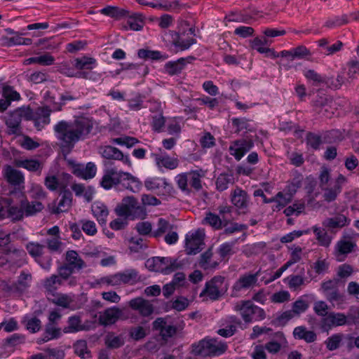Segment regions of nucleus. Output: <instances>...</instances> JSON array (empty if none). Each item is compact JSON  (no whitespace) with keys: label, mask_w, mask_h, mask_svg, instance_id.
Returning <instances> with one entry per match:
<instances>
[{"label":"nucleus","mask_w":359,"mask_h":359,"mask_svg":"<svg viewBox=\"0 0 359 359\" xmlns=\"http://www.w3.org/2000/svg\"><path fill=\"white\" fill-rule=\"evenodd\" d=\"M304 177L298 171L295 170L292 174V179L287 185V191L292 196L296 193L297 189L302 187Z\"/></svg>","instance_id":"obj_43"},{"label":"nucleus","mask_w":359,"mask_h":359,"mask_svg":"<svg viewBox=\"0 0 359 359\" xmlns=\"http://www.w3.org/2000/svg\"><path fill=\"white\" fill-rule=\"evenodd\" d=\"M237 242L238 239H235L233 241L221 244L217 250L220 257L224 259L227 256L233 255L234 253L233 248L237 243Z\"/></svg>","instance_id":"obj_52"},{"label":"nucleus","mask_w":359,"mask_h":359,"mask_svg":"<svg viewBox=\"0 0 359 359\" xmlns=\"http://www.w3.org/2000/svg\"><path fill=\"white\" fill-rule=\"evenodd\" d=\"M344 83V79L342 76L338 74L336 78L325 76L323 83L328 88L337 90L341 88Z\"/></svg>","instance_id":"obj_59"},{"label":"nucleus","mask_w":359,"mask_h":359,"mask_svg":"<svg viewBox=\"0 0 359 359\" xmlns=\"http://www.w3.org/2000/svg\"><path fill=\"white\" fill-rule=\"evenodd\" d=\"M129 306L134 310L138 311L143 316H149L154 312L153 305L142 297H137L129 302Z\"/></svg>","instance_id":"obj_19"},{"label":"nucleus","mask_w":359,"mask_h":359,"mask_svg":"<svg viewBox=\"0 0 359 359\" xmlns=\"http://www.w3.org/2000/svg\"><path fill=\"white\" fill-rule=\"evenodd\" d=\"M22 323L31 333L38 332L41 328V321L36 317L25 316Z\"/></svg>","instance_id":"obj_42"},{"label":"nucleus","mask_w":359,"mask_h":359,"mask_svg":"<svg viewBox=\"0 0 359 359\" xmlns=\"http://www.w3.org/2000/svg\"><path fill=\"white\" fill-rule=\"evenodd\" d=\"M100 153L107 159L119 160L123 163L131 165V162L128 155L124 156L121 150L112 146H104L100 147Z\"/></svg>","instance_id":"obj_15"},{"label":"nucleus","mask_w":359,"mask_h":359,"mask_svg":"<svg viewBox=\"0 0 359 359\" xmlns=\"http://www.w3.org/2000/svg\"><path fill=\"white\" fill-rule=\"evenodd\" d=\"M62 281H61V278L58 277L57 275L53 274L50 277L46 278L43 280V287L46 290L49 292H53L57 290L56 285H62Z\"/></svg>","instance_id":"obj_51"},{"label":"nucleus","mask_w":359,"mask_h":359,"mask_svg":"<svg viewBox=\"0 0 359 359\" xmlns=\"http://www.w3.org/2000/svg\"><path fill=\"white\" fill-rule=\"evenodd\" d=\"M234 183L233 174L231 172H222L219 175L216 180V189L219 191L226 190L230 184Z\"/></svg>","instance_id":"obj_31"},{"label":"nucleus","mask_w":359,"mask_h":359,"mask_svg":"<svg viewBox=\"0 0 359 359\" xmlns=\"http://www.w3.org/2000/svg\"><path fill=\"white\" fill-rule=\"evenodd\" d=\"M100 13L116 20H120L128 16L129 14V12L127 10L111 6L102 8L100 11Z\"/></svg>","instance_id":"obj_32"},{"label":"nucleus","mask_w":359,"mask_h":359,"mask_svg":"<svg viewBox=\"0 0 359 359\" xmlns=\"http://www.w3.org/2000/svg\"><path fill=\"white\" fill-rule=\"evenodd\" d=\"M163 261H167L164 257H154L151 259H148L145 263V266L150 271L161 272L163 273Z\"/></svg>","instance_id":"obj_40"},{"label":"nucleus","mask_w":359,"mask_h":359,"mask_svg":"<svg viewBox=\"0 0 359 359\" xmlns=\"http://www.w3.org/2000/svg\"><path fill=\"white\" fill-rule=\"evenodd\" d=\"M191 346L193 354L203 357L219 356L226 352L228 347L225 341L215 338H205Z\"/></svg>","instance_id":"obj_4"},{"label":"nucleus","mask_w":359,"mask_h":359,"mask_svg":"<svg viewBox=\"0 0 359 359\" xmlns=\"http://www.w3.org/2000/svg\"><path fill=\"white\" fill-rule=\"evenodd\" d=\"M212 257V252L210 249H208L205 252L201 254L199 260V266L205 270L216 268V266L218 265L217 262L210 263Z\"/></svg>","instance_id":"obj_45"},{"label":"nucleus","mask_w":359,"mask_h":359,"mask_svg":"<svg viewBox=\"0 0 359 359\" xmlns=\"http://www.w3.org/2000/svg\"><path fill=\"white\" fill-rule=\"evenodd\" d=\"M62 332L57 325L46 324L41 337L37 339V343L41 344L50 340L57 339L62 336Z\"/></svg>","instance_id":"obj_20"},{"label":"nucleus","mask_w":359,"mask_h":359,"mask_svg":"<svg viewBox=\"0 0 359 359\" xmlns=\"http://www.w3.org/2000/svg\"><path fill=\"white\" fill-rule=\"evenodd\" d=\"M98 284H106L111 286L121 285L118 273L102 277L97 280Z\"/></svg>","instance_id":"obj_62"},{"label":"nucleus","mask_w":359,"mask_h":359,"mask_svg":"<svg viewBox=\"0 0 359 359\" xmlns=\"http://www.w3.org/2000/svg\"><path fill=\"white\" fill-rule=\"evenodd\" d=\"M144 187L148 191L159 196L170 195L175 190L171 183L165 178L149 177L144 181Z\"/></svg>","instance_id":"obj_8"},{"label":"nucleus","mask_w":359,"mask_h":359,"mask_svg":"<svg viewBox=\"0 0 359 359\" xmlns=\"http://www.w3.org/2000/svg\"><path fill=\"white\" fill-rule=\"evenodd\" d=\"M161 153H151V156L154 159L156 164L158 168H165L169 170H174L177 168L179 161L176 158H172L168 156L165 152Z\"/></svg>","instance_id":"obj_16"},{"label":"nucleus","mask_w":359,"mask_h":359,"mask_svg":"<svg viewBox=\"0 0 359 359\" xmlns=\"http://www.w3.org/2000/svg\"><path fill=\"white\" fill-rule=\"evenodd\" d=\"M65 259L67 263L65 264L72 268L75 271H79L86 266L84 261L75 250H68L66 252Z\"/></svg>","instance_id":"obj_28"},{"label":"nucleus","mask_w":359,"mask_h":359,"mask_svg":"<svg viewBox=\"0 0 359 359\" xmlns=\"http://www.w3.org/2000/svg\"><path fill=\"white\" fill-rule=\"evenodd\" d=\"M295 339L304 340L306 343L314 342L317 339L316 334L312 330H308L305 326L296 327L292 332Z\"/></svg>","instance_id":"obj_25"},{"label":"nucleus","mask_w":359,"mask_h":359,"mask_svg":"<svg viewBox=\"0 0 359 359\" xmlns=\"http://www.w3.org/2000/svg\"><path fill=\"white\" fill-rule=\"evenodd\" d=\"M89 327L81 324V317L76 315L69 317L67 326L62 330L65 333H75L79 331L88 330Z\"/></svg>","instance_id":"obj_23"},{"label":"nucleus","mask_w":359,"mask_h":359,"mask_svg":"<svg viewBox=\"0 0 359 359\" xmlns=\"http://www.w3.org/2000/svg\"><path fill=\"white\" fill-rule=\"evenodd\" d=\"M323 193V198L327 202L330 203L336 200L337 196L341 193V190L339 188L338 185H334L332 187L322 188Z\"/></svg>","instance_id":"obj_53"},{"label":"nucleus","mask_w":359,"mask_h":359,"mask_svg":"<svg viewBox=\"0 0 359 359\" xmlns=\"http://www.w3.org/2000/svg\"><path fill=\"white\" fill-rule=\"evenodd\" d=\"M125 341L122 336L108 334L105 338V345L108 348L116 349L123 346Z\"/></svg>","instance_id":"obj_46"},{"label":"nucleus","mask_w":359,"mask_h":359,"mask_svg":"<svg viewBox=\"0 0 359 359\" xmlns=\"http://www.w3.org/2000/svg\"><path fill=\"white\" fill-rule=\"evenodd\" d=\"M274 198H276V201L273 202L275 204L272 206L274 212L280 211L290 202V198H286L282 192H278Z\"/></svg>","instance_id":"obj_63"},{"label":"nucleus","mask_w":359,"mask_h":359,"mask_svg":"<svg viewBox=\"0 0 359 359\" xmlns=\"http://www.w3.org/2000/svg\"><path fill=\"white\" fill-rule=\"evenodd\" d=\"M54 57L48 53L43 54L39 57H32L25 60L26 65H30L33 63H38L42 65H51L54 62Z\"/></svg>","instance_id":"obj_48"},{"label":"nucleus","mask_w":359,"mask_h":359,"mask_svg":"<svg viewBox=\"0 0 359 359\" xmlns=\"http://www.w3.org/2000/svg\"><path fill=\"white\" fill-rule=\"evenodd\" d=\"M233 310L239 313L246 326L253 321H261L266 318L264 310L251 301L238 302L234 306Z\"/></svg>","instance_id":"obj_5"},{"label":"nucleus","mask_w":359,"mask_h":359,"mask_svg":"<svg viewBox=\"0 0 359 359\" xmlns=\"http://www.w3.org/2000/svg\"><path fill=\"white\" fill-rule=\"evenodd\" d=\"M231 202L236 208L244 212L249 206L250 196L246 191L236 187L231 192Z\"/></svg>","instance_id":"obj_14"},{"label":"nucleus","mask_w":359,"mask_h":359,"mask_svg":"<svg viewBox=\"0 0 359 359\" xmlns=\"http://www.w3.org/2000/svg\"><path fill=\"white\" fill-rule=\"evenodd\" d=\"M91 209L98 222L100 224H105L109 215L107 207L100 202H95L92 205Z\"/></svg>","instance_id":"obj_30"},{"label":"nucleus","mask_w":359,"mask_h":359,"mask_svg":"<svg viewBox=\"0 0 359 359\" xmlns=\"http://www.w3.org/2000/svg\"><path fill=\"white\" fill-rule=\"evenodd\" d=\"M157 226V229L152 233V236L155 238L162 236L166 231H171L173 228V226L163 218L158 219Z\"/></svg>","instance_id":"obj_55"},{"label":"nucleus","mask_w":359,"mask_h":359,"mask_svg":"<svg viewBox=\"0 0 359 359\" xmlns=\"http://www.w3.org/2000/svg\"><path fill=\"white\" fill-rule=\"evenodd\" d=\"M309 308V304L306 301L302 299H297L292 304L291 311L295 316H299L301 313L305 312Z\"/></svg>","instance_id":"obj_64"},{"label":"nucleus","mask_w":359,"mask_h":359,"mask_svg":"<svg viewBox=\"0 0 359 359\" xmlns=\"http://www.w3.org/2000/svg\"><path fill=\"white\" fill-rule=\"evenodd\" d=\"M7 211L8 218H11L13 221H20L23 219L24 216H25V209L20 204V206H18L11 205V203H9Z\"/></svg>","instance_id":"obj_39"},{"label":"nucleus","mask_w":359,"mask_h":359,"mask_svg":"<svg viewBox=\"0 0 359 359\" xmlns=\"http://www.w3.org/2000/svg\"><path fill=\"white\" fill-rule=\"evenodd\" d=\"M312 229L321 246L328 247L330 245L332 238L324 229L314 226Z\"/></svg>","instance_id":"obj_37"},{"label":"nucleus","mask_w":359,"mask_h":359,"mask_svg":"<svg viewBox=\"0 0 359 359\" xmlns=\"http://www.w3.org/2000/svg\"><path fill=\"white\" fill-rule=\"evenodd\" d=\"M152 325L153 329L159 331V334L164 341L172 337L177 331L175 326L168 324L166 319L163 318H157Z\"/></svg>","instance_id":"obj_13"},{"label":"nucleus","mask_w":359,"mask_h":359,"mask_svg":"<svg viewBox=\"0 0 359 359\" xmlns=\"http://www.w3.org/2000/svg\"><path fill=\"white\" fill-rule=\"evenodd\" d=\"M2 177L10 187L8 195L24 196L25 178L24 173L11 165H5L2 168Z\"/></svg>","instance_id":"obj_3"},{"label":"nucleus","mask_w":359,"mask_h":359,"mask_svg":"<svg viewBox=\"0 0 359 359\" xmlns=\"http://www.w3.org/2000/svg\"><path fill=\"white\" fill-rule=\"evenodd\" d=\"M127 25L132 30L140 31L144 25V18L140 13H134L129 16Z\"/></svg>","instance_id":"obj_36"},{"label":"nucleus","mask_w":359,"mask_h":359,"mask_svg":"<svg viewBox=\"0 0 359 359\" xmlns=\"http://www.w3.org/2000/svg\"><path fill=\"white\" fill-rule=\"evenodd\" d=\"M137 55L140 58L152 60H165L168 58L166 54H162L158 50H150L147 49H140L137 51Z\"/></svg>","instance_id":"obj_34"},{"label":"nucleus","mask_w":359,"mask_h":359,"mask_svg":"<svg viewBox=\"0 0 359 359\" xmlns=\"http://www.w3.org/2000/svg\"><path fill=\"white\" fill-rule=\"evenodd\" d=\"M167 261H163V274H169L178 269L182 267L184 264L181 261H178L177 259H172L171 257H164Z\"/></svg>","instance_id":"obj_50"},{"label":"nucleus","mask_w":359,"mask_h":359,"mask_svg":"<svg viewBox=\"0 0 359 359\" xmlns=\"http://www.w3.org/2000/svg\"><path fill=\"white\" fill-rule=\"evenodd\" d=\"M26 111L21 109H15L10 113L6 121V125L8 128L9 135H19L21 133L20 123L22 116Z\"/></svg>","instance_id":"obj_12"},{"label":"nucleus","mask_w":359,"mask_h":359,"mask_svg":"<svg viewBox=\"0 0 359 359\" xmlns=\"http://www.w3.org/2000/svg\"><path fill=\"white\" fill-rule=\"evenodd\" d=\"M60 199L57 206L52 210L53 214L67 212L72 206V194L69 189H64L60 193Z\"/></svg>","instance_id":"obj_22"},{"label":"nucleus","mask_w":359,"mask_h":359,"mask_svg":"<svg viewBox=\"0 0 359 359\" xmlns=\"http://www.w3.org/2000/svg\"><path fill=\"white\" fill-rule=\"evenodd\" d=\"M194 59V57L189 56L181 57L175 61H169L165 64L164 68L169 75H177L182 72L188 63H190Z\"/></svg>","instance_id":"obj_17"},{"label":"nucleus","mask_w":359,"mask_h":359,"mask_svg":"<svg viewBox=\"0 0 359 359\" xmlns=\"http://www.w3.org/2000/svg\"><path fill=\"white\" fill-rule=\"evenodd\" d=\"M114 211L117 216L132 220L143 219L147 215L144 205H140L133 196L123 198Z\"/></svg>","instance_id":"obj_2"},{"label":"nucleus","mask_w":359,"mask_h":359,"mask_svg":"<svg viewBox=\"0 0 359 359\" xmlns=\"http://www.w3.org/2000/svg\"><path fill=\"white\" fill-rule=\"evenodd\" d=\"M13 164L18 168H25L29 172H41L43 168L41 163L34 158L15 159Z\"/></svg>","instance_id":"obj_24"},{"label":"nucleus","mask_w":359,"mask_h":359,"mask_svg":"<svg viewBox=\"0 0 359 359\" xmlns=\"http://www.w3.org/2000/svg\"><path fill=\"white\" fill-rule=\"evenodd\" d=\"M118 274L121 284L133 285L140 280L137 271L134 269H126Z\"/></svg>","instance_id":"obj_33"},{"label":"nucleus","mask_w":359,"mask_h":359,"mask_svg":"<svg viewBox=\"0 0 359 359\" xmlns=\"http://www.w3.org/2000/svg\"><path fill=\"white\" fill-rule=\"evenodd\" d=\"M20 198V205L25 209L26 217L33 216L41 212L44 208L43 205L39 201H34L29 202L25 196Z\"/></svg>","instance_id":"obj_26"},{"label":"nucleus","mask_w":359,"mask_h":359,"mask_svg":"<svg viewBox=\"0 0 359 359\" xmlns=\"http://www.w3.org/2000/svg\"><path fill=\"white\" fill-rule=\"evenodd\" d=\"M45 245L38 242H29L26 245L28 253L34 258V260L42 256Z\"/></svg>","instance_id":"obj_44"},{"label":"nucleus","mask_w":359,"mask_h":359,"mask_svg":"<svg viewBox=\"0 0 359 359\" xmlns=\"http://www.w3.org/2000/svg\"><path fill=\"white\" fill-rule=\"evenodd\" d=\"M343 338L344 334L341 333L331 335L325 341L326 348L330 351L337 350L339 348Z\"/></svg>","instance_id":"obj_47"},{"label":"nucleus","mask_w":359,"mask_h":359,"mask_svg":"<svg viewBox=\"0 0 359 359\" xmlns=\"http://www.w3.org/2000/svg\"><path fill=\"white\" fill-rule=\"evenodd\" d=\"M350 221L344 215L338 214L334 217L325 219L323 222V225L328 229H341L348 225Z\"/></svg>","instance_id":"obj_27"},{"label":"nucleus","mask_w":359,"mask_h":359,"mask_svg":"<svg viewBox=\"0 0 359 359\" xmlns=\"http://www.w3.org/2000/svg\"><path fill=\"white\" fill-rule=\"evenodd\" d=\"M260 271L259 270L254 274H245L241 276L234 283L233 288L236 291H241L243 289H248L257 285Z\"/></svg>","instance_id":"obj_21"},{"label":"nucleus","mask_w":359,"mask_h":359,"mask_svg":"<svg viewBox=\"0 0 359 359\" xmlns=\"http://www.w3.org/2000/svg\"><path fill=\"white\" fill-rule=\"evenodd\" d=\"M93 127V118L81 116L73 121H60L54 126L53 130L62 151L69 152L77 142L89 138Z\"/></svg>","instance_id":"obj_1"},{"label":"nucleus","mask_w":359,"mask_h":359,"mask_svg":"<svg viewBox=\"0 0 359 359\" xmlns=\"http://www.w3.org/2000/svg\"><path fill=\"white\" fill-rule=\"evenodd\" d=\"M172 43L175 46L179 47L182 50H184L196 43V40L194 38H184V34L183 33L177 34L176 38L173 39Z\"/></svg>","instance_id":"obj_35"},{"label":"nucleus","mask_w":359,"mask_h":359,"mask_svg":"<svg viewBox=\"0 0 359 359\" xmlns=\"http://www.w3.org/2000/svg\"><path fill=\"white\" fill-rule=\"evenodd\" d=\"M123 173V171L118 170L116 168L107 169L100 180V186L105 190H109L114 186L122 184Z\"/></svg>","instance_id":"obj_10"},{"label":"nucleus","mask_w":359,"mask_h":359,"mask_svg":"<svg viewBox=\"0 0 359 359\" xmlns=\"http://www.w3.org/2000/svg\"><path fill=\"white\" fill-rule=\"evenodd\" d=\"M122 310L118 307L113 306L107 309L99 316V321L104 326L114 324L121 316Z\"/></svg>","instance_id":"obj_18"},{"label":"nucleus","mask_w":359,"mask_h":359,"mask_svg":"<svg viewBox=\"0 0 359 359\" xmlns=\"http://www.w3.org/2000/svg\"><path fill=\"white\" fill-rule=\"evenodd\" d=\"M47 248L51 252L60 253L62 251L63 243L60 236L48 238L46 240Z\"/></svg>","instance_id":"obj_57"},{"label":"nucleus","mask_w":359,"mask_h":359,"mask_svg":"<svg viewBox=\"0 0 359 359\" xmlns=\"http://www.w3.org/2000/svg\"><path fill=\"white\" fill-rule=\"evenodd\" d=\"M25 111V119L33 120L35 127L39 130L50 123L52 110L48 106L38 107L34 110L28 109Z\"/></svg>","instance_id":"obj_7"},{"label":"nucleus","mask_w":359,"mask_h":359,"mask_svg":"<svg viewBox=\"0 0 359 359\" xmlns=\"http://www.w3.org/2000/svg\"><path fill=\"white\" fill-rule=\"evenodd\" d=\"M204 222L215 229H222V226H226V222L223 224L221 218L216 214L212 212H208L206 214Z\"/></svg>","instance_id":"obj_54"},{"label":"nucleus","mask_w":359,"mask_h":359,"mask_svg":"<svg viewBox=\"0 0 359 359\" xmlns=\"http://www.w3.org/2000/svg\"><path fill=\"white\" fill-rule=\"evenodd\" d=\"M75 353L82 358L90 357V352L88 351L87 343L85 340L77 341L74 345Z\"/></svg>","instance_id":"obj_58"},{"label":"nucleus","mask_w":359,"mask_h":359,"mask_svg":"<svg viewBox=\"0 0 359 359\" xmlns=\"http://www.w3.org/2000/svg\"><path fill=\"white\" fill-rule=\"evenodd\" d=\"M254 147L251 139H240L231 142L229 151L236 160L240 161Z\"/></svg>","instance_id":"obj_9"},{"label":"nucleus","mask_w":359,"mask_h":359,"mask_svg":"<svg viewBox=\"0 0 359 359\" xmlns=\"http://www.w3.org/2000/svg\"><path fill=\"white\" fill-rule=\"evenodd\" d=\"M205 232L198 229L189 231L185 236V250L187 255H196L204 248Z\"/></svg>","instance_id":"obj_6"},{"label":"nucleus","mask_w":359,"mask_h":359,"mask_svg":"<svg viewBox=\"0 0 359 359\" xmlns=\"http://www.w3.org/2000/svg\"><path fill=\"white\" fill-rule=\"evenodd\" d=\"M355 244L351 241H339L336 245L337 256L350 253L353 250Z\"/></svg>","instance_id":"obj_60"},{"label":"nucleus","mask_w":359,"mask_h":359,"mask_svg":"<svg viewBox=\"0 0 359 359\" xmlns=\"http://www.w3.org/2000/svg\"><path fill=\"white\" fill-rule=\"evenodd\" d=\"M349 22L348 16L346 14H344L341 16H334L332 18H329L325 22L324 26L327 28H334L341 27L346 25Z\"/></svg>","instance_id":"obj_49"},{"label":"nucleus","mask_w":359,"mask_h":359,"mask_svg":"<svg viewBox=\"0 0 359 359\" xmlns=\"http://www.w3.org/2000/svg\"><path fill=\"white\" fill-rule=\"evenodd\" d=\"M96 64L95 59L84 56L75 60L74 67L77 69L85 71V69H93Z\"/></svg>","instance_id":"obj_38"},{"label":"nucleus","mask_w":359,"mask_h":359,"mask_svg":"<svg viewBox=\"0 0 359 359\" xmlns=\"http://www.w3.org/2000/svg\"><path fill=\"white\" fill-rule=\"evenodd\" d=\"M347 323V317L342 313L330 312L320 320V327L323 331H327L332 327L342 326Z\"/></svg>","instance_id":"obj_11"},{"label":"nucleus","mask_w":359,"mask_h":359,"mask_svg":"<svg viewBox=\"0 0 359 359\" xmlns=\"http://www.w3.org/2000/svg\"><path fill=\"white\" fill-rule=\"evenodd\" d=\"M306 142L309 147L315 150L318 149L320 145L322 144L320 135L311 132L306 134Z\"/></svg>","instance_id":"obj_61"},{"label":"nucleus","mask_w":359,"mask_h":359,"mask_svg":"<svg viewBox=\"0 0 359 359\" xmlns=\"http://www.w3.org/2000/svg\"><path fill=\"white\" fill-rule=\"evenodd\" d=\"M232 124L236 128V132L240 133L243 130L252 132L254 128L250 125L248 120L245 118H232Z\"/></svg>","instance_id":"obj_56"},{"label":"nucleus","mask_w":359,"mask_h":359,"mask_svg":"<svg viewBox=\"0 0 359 359\" xmlns=\"http://www.w3.org/2000/svg\"><path fill=\"white\" fill-rule=\"evenodd\" d=\"M205 175L204 172L201 170H191L189 172V184L191 187L198 191L202 188L201 178Z\"/></svg>","instance_id":"obj_41"},{"label":"nucleus","mask_w":359,"mask_h":359,"mask_svg":"<svg viewBox=\"0 0 359 359\" xmlns=\"http://www.w3.org/2000/svg\"><path fill=\"white\" fill-rule=\"evenodd\" d=\"M122 184L126 187V189L130 190L133 193H136L140 191L142 188V182L138 178L132 175L129 172H123L122 174Z\"/></svg>","instance_id":"obj_29"}]
</instances>
